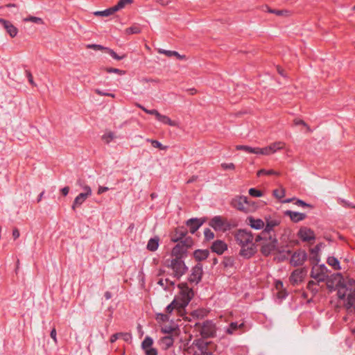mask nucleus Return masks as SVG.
<instances>
[{"label": "nucleus", "instance_id": "603ef678", "mask_svg": "<svg viewBox=\"0 0 355 355\" xmlns=\"http://www.w3.org/2000/svg\"><path fill=\"white\" fill-rule=\"evenodd\" d=\"M307 288L313 292L318 291V288H316V283L313 280L309 282L307 284Z\"/></svg>", "mask_w": 355, "mask_h": 355}, {"label": "nucleus", "instance_id": "79ce46f5", "mask_svg": "<svg viewBox=\"0 0 355 355\" xmlns=\"http://www.w3.org/2000/svg\"><path fill=\"white\" fill-rule=\"evenodd\" d=\"M273 196L277 199H282L285 196V190L283 187H279L273 191Z\"/></svg>", "mask_w": 355, "mask_h": 355}, {"label": "nucleus", "instance_id": "5701e85b", "mask_svg": "<svg viewBox=\"0 0 355 355\" xmlns=\"http://www.w3.org/2000/svg\"><path fill=\"white\" fill-rule=\"evenodd\" d=\"M187 226L189 227L190 232L194 234L196 231L202 225V221L199 219H190L187 222Z\"/></svg>", "mask_w": 355, "mask_h": 355}, {"label": "nucleus", "instance_id": "bf43d9fd", "mask_svg": "<svg viewBox=\"0 0 355 355\" xmlns=\"http://www.w3.org/2000/svg\"><path fill=\"white\" fill-rule=\"evenodd\" d=\"M319 261L320 259L317 253H315V254L311 258V261L314 265L318 264Z\"/></svg>", "mask_w": 355, "mask_h": 355}, {"label": "nucleus", "instance_id": "3c124183", "mask_svg": "<svg viewBox=\"0 0 355 355\" xmlns=\"http://www.w3.org/2000/svg\"><path fill=\"white\" fill-rule=\"evenodd\" d=\"M87 49H94L95 51H98V50H101V51H105V49L107 47H104L101 45H98V44H88L87 46Z\"/></svg>", "mask_w": 355, "mask_h": 355}, {"label": "nucleus", "instance_id": "9b49d317", "mask_svg": "<svg viewBox=\"0 0 355 355\" xmlns=\"http://www.w3.org/2000/svg\"><path fill=\"white\" fill-rule=\"evenodd\" d=\"M306 272L307 270L305 268L295 270L289 278L291 283L293 285L299 284L304 280Z\"/></svg>", "mask_w": 355, "mask_h": 355}, {"label": "nucleus", "instance_id": "f704fd0d", "mask_svg": "<svg viewBox=\"0 0 355 355\" xmlns=\"http://www.w3.org/2000/svg\"><path fill=\"white\" fill-rule=\"evenodd\" d=\"M116 12V10H115V8L113 6V7L106 9L103 11H96L94 12V15L96 16L107 17V16L113 15Z\"/></svg>", "mask_w": 355, "mask_h": 355}, {"label": "nucleus", "instance_id": "393cba45", "mask_svg": "<svg viewBox=\"0 0 355 355\" xmlns=\"http://www.w3.org/2000/svg\"><path fill=\"white\" fill-rule=\"evenodd\" d=\"M236 150H243L248 153H253L256 155H259V148H252L249 146L245 145H237L236 146Z\"/></svg>", "mask_w": 355, "mask_h": 355}, {"label": "nucleus", "instance_id": "5fc2aeb1", "mask_svg": "<svg viewBox=\"0 0 355 355\" xmlns=\"http://www.w3.org/2000/svg\"><path fill=\"white\" fill-rule=\"evenodd\" d=\"M106 71L108 73H118L119 75L125 74V71H122V70H120V69H115V68H107Z\"/></svg>", "mask_w": 355, "mask_h": 355}, {"label": "nucleus", "instance_id": "c756f323", "mask_svg": "<svg viewBox=\"0 0 355 355\" xmlns=\"http://www.w3.org/2000/svg\"><path fill=\"white\" fill-rule=\"evenodd\" d=\"M287 214L290 216L291 219L294 222L300 221L305 218V214L299 212H295L289 211L287 212Z\"/></svg>", "mask_w": 355, "mask_h": 355}, {"label": "nucleus", "instance_id": "9d476101", "mask_svg": "<svg viewBox=\"0 0 355 355\" xmlns=\"http://www.w3.org/2000/svg\"><path fill=\"white\" fill-rule=\"evenodd\" d=\"M83 188L85 192L80 193L74 199L71 206L73 210H75L77 207H80L81 205L85 201V200L92 195V192L89 186L85 185Z\"/></svg>", "mask_w": 355, "mask_h": 355}, {"label": "nucleus", "instance_id": "f03ea898", "mask_svg": "<svg viewBox=\"0 0 355 355\" xmlns=\"http://www.w3.org/2000/svg\"><path fill=\"white\" fill-rule=\"evenodd\" d=\"M236 242L241 246L240 254L245 258L251 257L256 252L253 243V235L245 230H239L235 234Z\"/></svg>", "mask_w": 355, "mask_h": 355}, {"label": "nucleus", "instance_id": "4d7b16f0", "mask_svg": "<svg viewBox=\"0 0 355 355\" xmlns=\"http://www.w3.org/2000/svg\"><path fill=\"white\" fill-rule=\"evenodd\" d=\"M26 76L28 79V82L30 83V84L33 86H36V84L33 80V76H32L31 71H26Z\"/></svg>", "mask_w": 355, "mask_h": 355}, {"label": "nucleus", "instance_id": "423d86ee", "mask_svg": "<svg viewBox=\"0 0 355 355\" xmlns=\"http://www.w3.org/2000/svg\"><path fill=\"white\" fill-rule=\"evenodd\" d=\"M185 353L189 355H213L208 351L207 344L201 340H196L185 350Z\"/></svg>", "mask_w": 355, "mask_h": 355}, {"label": "nucleus", "instance_id": "f8f14e48", "mask_svg": "<svg viewBox=\"0 0 355 355\" xmlns=\"http://www.w3.org/2000/svg\"><path fill=\"white\" fill-rule=\"evenodd\" d=\"M306 253L304 250L295 252L291 258L290 263L293 266H302L306 260Z\"/></svg>", "mask_w": 355, "mask_h": 355}, {"label": "nucleus", "instance_id": "774afa93", "mask_svg": "<svg viewBox=\"0 0 355 355\" xmlns=\"http://www.w3.org/2000/svg\"><path fill=\"white\" fill-rule=\"evenodd\" d=\"M60 191L64 196H66L69 193V187H65L62 188Z\"/></svg>", "mask_w": 355, "mask_h": 355}, {"label": "nucleus", "instance_id": "1a4fd4ad", "mask_svg": "<svg viewBox=\"0 0 355 355\" xmlns=\"http://www.w3.org/2000/svg\"><path fill=\"white\" fill-rule=\"evenodd\" d=\"M285 146L286 144L284 142L276 141L264 148H259V155H270L278 150L284 149Z\"/></svg>", "mask_w": 355, "mask_h": 355}, {"label": "nucleus", "instance_id": "aec40b11", "mask_svg": "<svg viewBox=\"0 0 355 355\" xmlns=\"http://www.w3.org/2000/svg\"><path fill=\"white\" fill-rule=\"evenodd\" d=\"M248 224L253 229L261 230L265 226V222L259 218H254L252 216H249L247 218Z\"/></svg>", "mask_w": 355, "mask_h": 355}, {"label": "nucleus", "instance_id": "2f4dec72", "mask_svg": "<svg viewBox=\"0 0 355 355\" xmlns=\"http://www.w3.org/2000/svg\"><path fill=\"white\" fill-rule=\"evenodd\" d=\"M267 11L277 16L288 17L291 15V12L288 10H272L267 7Z\"/></svg>", "mask_w": 355, "mask_h": 355}, {"label": "nucleus", "instance_id": "20e7f679", "mask_svg": "<svg viewBox=\"0 0 355 355\" xmlns=\"http://www.w3.org/2000/svg\"><path fill=\"white\" fill-rule=\"evenodd\" d=\"M255 242L259 243L261 252L265 256L269 255L277 249V241L275 237L270 234L263 235L261 233L260 235L256 237Z\"/></svg>", "mask_w": 355, "mask_h": 355}, {"label": "nucleus", "instance_id": "ea45409f", "mask_svg": "<svg viewBox=\"0 0 355 355\" xmlns=\"http://www.w3.org/2000/svg\"><path fill=\"white\" fill-rule=\"evenodd\" d=\"M132 2V0H119L118 3L114 6V8H115V10L118 11L124 8L127 4H131Z\"/></svg>", "mask_w": 355, "mask_h": 355}, {"label": "nucleus", "instance_id": "7c9ffc66", "mask_svg": "<svg viewBox=\"0 0 355 355\" xmlns=\"http://www.w3.org/2000/svg\"><path fill=\"white\" fill-rule=\"evenodd\" d=\"M161 331L163 334H165L166 335H173V336H177V328L174 326H163L161 328Z\"/></svg>", "mask_w": 355, "mask_h": 355}, {"label": "nucleus", "instance_id": "8fccbe9b", "mask_svg": "<svg viewBox=\"0 0 355 355\" xmlns=\"http://www.w3.org/2000/svg\"><path fill=\"white\" fill-rule=\"evenodd\" d=\"M157 320L158 322H166L169 320V317L168 314L159 313L157 315Z\"/></svg>", "mask_w": 355, "mask_h": 355}, {"label": "nucleus", "instance_id": "39448f33", "mask_svg": "<svg viewBox=\"0 0 355 355\" xmlns=\"http://www.w3.org/2000/svg\"><path fill=\"white\" fill-rule=\"evenodd\" d=\"M231 205L246 214L255 211L257 207L255 202L249 200L247 197L243 196L234 198L231 201Z\"/></svg>", "mask_w": 355, "mask_h": 355}, {"label": "nucleus", "instance_id": "49530a36", "mask_svg": "<svg viewBox=\"0 0 355 355\" xmlns=\"http://www.w3.org/2000/svg\"><path fill=\"white\" fill-rule=\"evenodd\" d=\"M105 52L109 53L114 59L117 60H121L124 58V56L118 55L113 50H112L109 48H106Z\"/></svg>", "mask_w": 355, "mask_h": 355}, {"label": "nucleus", "instance_id": "c85d7f7f", "mask_svg": "<svg viewBox=\"0 0 355 355\" xmlns=\"http://www.w3.org/2000/svg\"><path fill=\"white\" fill-rule=\"evenodd\" d=\"M209 255V251L208 250H196L193 253L194 258L197 261H202L207 258Z\"/></svg>", "mask_w": 355, "mask_h": 355}, {"label": "nucleus", "instance_id": "72a5a7b5", "mask_svg": "<svg viewBox=\"0 0 355 355\" xmlns=\"http://www.w3.org/2000/svg\"><path fill=\"white\" fill-rule=\"evenodd\" d=\"M141 31V28L139 25L134 24L132 26L126 28L125 30V33L126 35H132V34H139Z\"/></svg>", "mask_w": 355, "mask_h": 355}, {"label": "nucleus", "instance_id": "a211bd4d", "mask_svg": "<svg viewBox=\"0 0 355 355\" xmlns=\"http://www.w3.org/2000/svg\"><path fill=\"white\" fill-rule=\"evenodd\" d=\"M189 246H190V244L185 245L182 242L178 243L172 250V256L175 257L174 259H181Z\"/></svg>", "mask_w": 355, "mask_h": 355}, {"label": "nucleus", "instance_id": "7ed1b4c3", "mask_svg": "<svg viewBox=\"0 0 355 355\" xmlns=\"http://www.w3.org/2000/svg\"><path fill=\"white\" fill-rule=\"evenodd\" d=\"M329 270L324 265L315 264L312 266L311 271V277L317 281L318 283L327 282V286L328 288H333L332 279L336 280L338 279V282L340 281V274H336L331 276L329 278Z\"/></svg>", "mask_w": 355, "mask_h": 355}, {"label": "nucleus", "instance_id": "e433bc0d", "mask_svg": "<svg viewBox=\"0 0 355 355\" xmlns=\"http://www.w3.org/2000/svg\"><path fill=\"white\" fill-rule=\"evenodd\" d=\"M114 137H115V136H114V132H112L111 131H108L103 134V135L102 136V140L105 144H109L114 139Z\"/></svg>", "mask_w": 355, "mask_h": 355}, {"label": "nucleus", "instance_id": "13d9d810", "mask_svg": "<svg viewBox=\"0 0 355 355\" xmlns=\"http://www.w3.org/2000/svg\"><path fill=\"white\" fill-rule=\"evenodd\" d=\"M56 335H57L56 330L55 328H53V329L51 331L50 336H51V338L53 340V342L55 343V344L58 343V339H57Z\"/></svg>", "mask_w": 355, "mask_h": 355}, {"label": "nucleus", "instance_id": "ddd939ff", "mask_svg": "<svg viewBox=\"0 0 355 355\" xmlns=\"http://www.w3.org/2000/svg\"><path fill=\"white\" fill-rule=\"evenodd\" d=\"M266 227L265 230L261 232L263 235L269 234L270 231H272L274 228L278 226L280 223V219L276 216H269L265 218Z\"/></svg>", "mask_w": 355, "mask_h": 355}, {"label": "nucleus", "instance_id": "4be33fe9", "mask_svg": "<svg viewBox=\"0 0 355 355\" xmlns=\"http://www.w3.org/2000/svg\"><path fill=\"white\" fill-rule=\"evenodd\" d=\"M227 249V245L222 241H216L211 245V250L213 252H216L218 254H221Z\"/></svg>", "mask_w": 355, "mask_h": 355}, {"label": "nucleus", "instance_id": "a878e982", "mask_svg": "<svg viewBox=\"0 0 355 355\" xmlns=\"http://www.w3.org/2000/svg\"><path fill=\"white\" fill-rule=\"evenodd\" d=\"M244 327V323L242 322L240 324H238L237 322H231L229 327L226 330V333L227 334H233L237 330H241Z\"/></svg>", "mask_w": 355, "mask_h": 355}, {"label": "nucleus", "instance_id": "338daca9", "mask_svg": "<svg viewBox=\"0 0 355 355\" xmlns=\"http://www.w3.org/2000/svg\"><path fill=\"white\" fill-rule=\"evenodd\" d=\"M275 288L277 291H282L283 290V284L282 282L278 281L275 284Z\"/></svg>", "mask_w": 355, "mask_h": 355}, {"label": "nucleus", "instance_id": "09e8293b", "mask_svg": "<svg viewBox=\"0 0 355 355\" xmlns=\"http://www.w3.org/2000/svg\"><path fill=\"white\" fill-rule=\"evenodd\" d=\"M119 338L123 339L125 342H129L131 340L132 336L129 333H119Z\"/></svg>", "mask_w": 355, "mask_h": 355}, {"label": "nucleus", "instance_id": "0e129e2a", "mask_svg": "<svg viewBox=\"0 0 355 355\" xmlns=\"http://www.w3.org/2000/svg\"><path fill=\"white\" fill-rule=\"evenodd\" d=\"M108 190H109V188H108V187H101V186H100V187H98V189L97 193H98V194H101V193H104V192H106V191H108Z\"/></svg>", "mask_w": 355, "mask_h": 355}, {"label": "nucleus", "instance_id": "412c9836", "mask_svg": "<svg viewBox=\"0 0 355 355\" xmlns=\"http://www.w3.org/2000/svg\"><path fill=\"white\" fill-rule=\"evenodd\" d=\"M173 335H166L161 338L159 345L163 349H167L173 345Z\"/></svg>", "mask_w": 355, "mask_h": 355}, {"label": "nucleus", "instance_id": "e2e57ef3", "mask_svg": "<svg viewBox=\"0 0 355 355\" xmlns=\"http://www.w3.org/2000/svg\"><path fill=\"white\" fill-rule=\"evenodd\" d=\"M19 231L17 228H15L13 230H12V237L15 240H16L17 239H18L19 237Z\"/></svg>", "mask_w": 355, "mask_h": 355}, {"label": "nucleus", "instance_id": "58836bf2", "mask_svg": "<svg viewBox=\"0 0 355 355\" xmlns=\"http://www.w3.org/2000/svg\"><path fill=\"white\" fill-rule=\"evenodd\" d=\"M158 284L162 287H164V289H169L170 286H173L174 285V282L168 279H159L158 281Z\"/></svg>", "mask_w": 355, "mask_h": 355}, {"label": "nucleus", "instance_id": "cd10ccee", "mask_svg": "<svg viewBox=\"0 0 355 355\" xmlns=\"http://www.w3.org/2000/svg\"><path fill=\"white\" fill-rule=\"evenodd\" d=\"M281 175L280 172L273 170V169H260L257 171V177H261L262 175H276L279 176Z\"/></svg>", "mask_w": 355, "mask_h": 355}, {"label": "nucleus", "instance_id": "c03bdc74", "mask_svg": "<svg viewBox=\"0 0 355 355\" xmlns=\"http://www.w3.org/2000/svg\"><path fill=\"white\" fill-rule=\"evenodd\" d=\"M355 311V292L348 296V307Z\"/></svg>", "mask_w": 355, "mask_h": 355}, {"label": "nucleus", "instance_id": "dca6fc26", "mask_svg": "<svg viewBox=\"0 0 355 355\" xmlns=\"http://www.w3.org/2000/svg\"><path fill=\"white\" fill-rule=\"evenodd\" d=\"M0 24L6 31L7 33L12 37L17 36L18 33V28L15 26L12 22L8 20L0 18Z\"/></svg>", "mask_w": 355, "mask_h": 355}, {"label": "nucleus", "instance_id": "a19ab883", "mask_svg": "<svg viewBox=\"0 0 355 355\" xmlns=\"http://www.w3.org/2000/svg\"><path fill=\"white\" fill-rule=\"evenodd\" d=\"M153 343V339L150 337H146L142 342V347L146 351L148 349H152L151 346Z\"/></svg>", "mask_w": 355, "mask_h": 355}, {"label": "nucleus", "instance_id": "680f3d73", "mask_svg": "<svg viewBox=\"0 0 355 355\" xmlns=\"http://www.w3.org/2000/svg\"><path fill=\"white\" fill-rule=\"evenodd\" d=\"M286 293L284 290L278 291L277 296L279 299H283L286 297Z\"/></svg>", "mask_w": 355, "mask_h": 355}, {"label": "nucleus", "instance_id": "37998d69", "mask_svg": "<svg viewBox=\"0 0 355 355\" xmlns=\"http://www.w3.org/2000/svg\"><path fill=\"white\" fill-rule=\"evenodd\" d=\"M352 293H348V291L345 287H340L338 291V295L340 299H344L346 296L348 297L349 295Z\"/></svg>", "mask_w": 355, "mask_h": 355}, {"label": "nucleus", "instance_id": "b1692460", "mask_svg": "<svg viewBox=\"0 0 355 355\" xmlns=\"http://www.w3.org/2000/svg\"><path fill=\"white\" fill-rule=\"evenodd\" d=\"M159 245V239L158 236L151 238L147 244L146 248L150 252H155L157 250Z\"/></svg>", "mask_w": 355, "mask_h": 355}, {"label": "nucleus", "instance_id": "0eeeda50", "mask_svg": "<svg viewBox=\"0 0 355 355\" xmlns=\"http://www.w3.org/2000/svg\"><path fill=\"white\" fill-rule=\"evenodd\" d=\"M136 105L141 109L143 111H144L146 113L151 115H154L156 118V119L164 125H168L169 126L176 127L178 125V122L172 120L171 118H169L166 115L162 114L159 113L157 110H148L146 107H144L143 105L137 103Z\"/></svg>", "mask_w": 355, "mask_h": 355}, {"label": "nucleus", "instance_id": "4c0bfd02", "mask_svg": "<svg viewBox=\"0 0 355 355\" xmlns=\"http://www.w3.org/2000/svg\"><path fill=\"white\" fill-rule=\"evenodd\" d=\"M146 141L148 142H150L151 144V145L154 147V148H159L160 150H166L167 149V146H164L162 145L159 141L157 140H155V139H146Z\"/></svg>", "mask_w": 355, "mask_h": 355}, {"label": "nucleus", "instance_id": "c9c22d12", "mask_svg": "<svg viewBox=\"0 0 355 355\" xmlns=\"http://www.w3.org/2000/svg\"><path fill=\"white\" fill-rule=\"evenodd\" d=\"M24 21L25 22H33V23H35V24H44V20L40 18V17H34V16H28L26 18H24L23 19Z\"/></svg>", "mask_w": 355, "mask_h": 355}, {"label": "nucleus", "instance_id": "6ab92c4d", "mask_svg": "<svg viewBox=\"0 0 355 355\" xmlns=\"http://www.w3.org/2000/svg\"><path fill=\"white\" fill-rule=\"evenodd\" d=\"M202 275V266L200 263L196 264L192 269L190 281L198 283L200 281Z\"/></svg>", "mask_w": 355, "mask_h": 355}, {"label": "nucleus", "instance_id": "a18cd8bd", "mask_svg": "<svg viewBox=\"0 0 355 355\" xmlns=\"http://www.w3.org/2000/svg\"><path fill=\"white\" fill-rule=\"evenodd\" d=\"M248 192H249V194L252 197H261L263 195V193L261 191L258 190L254 188L250 189Z\"/></svg>", "mask_w": 355, "mask_h": 355}, {"label": "nucleus", "instance_id": "bb28decb", "mask_svg": "<svg viewBox=\"0 0 355 355\" xmlns=\"http://www.w3.org/2000/svg\"><path fill=\"white\" fill-rule=\"evenodd\" d=\"M158 52L161 54H164L165 55L168 57H172L175 56L179 60H184L186 59L185 55H182L179 54L177 51H167L164 49H159Z\"/></svg>", "mask_w": 355, "mask_h": 355}, {"label": "nucleus", "instance_id": "f257e3e1", "mask_svg": "<svg viewBox=\"0 0 355 355\" xmlns=\"http://www.w3.org/2000/svg\"><path fill=\"white\" fill-rule=\"evenodd\" d=\"M181 290L173 301L166 307L167 313L176 310L180 315H183L184 308L188 305L193 296V291L187 286L180 287Z\"/></svg>", "mask_w": 355, "mask_h": 355}, {"label": "nucleus", "instance_id": "6e6d98bb", "mask_svg": "<svg viewBox=\"0 0 355 355\" xmlns=\"http://www.w3.org/2000/svg\"><path fill=\"white\" fill-rule=\"evenodd\" d=\"M95 93L96 94H98V95H100V96H110L112 98H114L115 97V95L114 94L103 92H102L101 90H100L98 89H95Z\"/></svg>", "mask_w": 355, "mask_h": 355}, {"label": "nucleus", "instance_id": "052dcab7", "mask_svg": "<svg viewBox=\"0 0 355 355\" xmlns=\"http://www.w3.org/2000/svg\"><path fill=\"white\" fill-rule=\"evenodd\" d=\"M145 352L146 355H157V350L154 348L148 349Z\"/></svg>", "mask_w": 355, "mask_h": 355}, {"label": "nucleus", "instance_id": "6e6552de", "mask_svg": "<svg viewBox=\"0 0 355 355\" xmlns=\"http://www.w3.org/2000/svg\"><path fill=\"white\" fill-rule=\"evenodd\" d=\"M170 267L173 270L174 277L178 279L182 276L187 269L184 263L180 259H173Z\"/></svg>", "mask_w": 355, "mask_h": 355}, {"label": "nucleus", "instance_id": "473e14b6", "mask_svg": "<svg viewBox=\"0 0 355 355\" xmlns=\"http://www.w3.org/2000/svg\"><path fill=\"white\" fill-rule=\"evenodd\" d=\"M327 263L331 266L334 270H340V263L338 260L334 257H329Z\"/></svg>", "mask_w": 355, "mask_h": 355}, {"label": "nucleus", "instance_id": "2eb2a0df", "mask_svg": "<svg viewBox=\"0 0 355 355\" xmlns=\"http://www.w3.org/2000/svg\"><path fill=\"white\" fill-rule=\"evenodd\" d=\"M209 225L216 231H225L227 223L220 216H215L209 221Z\"/></svg>", "mask_w": 355, "mask_h": 355}, {"label": "nucleus", "instance_id": "69168bd1", "mask_svg": "<svg viewBox=\"0 0 355 355\" xmlns=\"http://www.w3.org/2000/svg\"><path fill=\"white\" fill-rule=\"evenodd\" d=\"M118 339H119V333H116V334H113L110 337V343H114Z\"/></svg>", "mask_w": 355, "mask_h": 355}, {"label": "nucleus", "instance_id": "4468645a", "mask_svg": "<svg viewBox=\"0 0 355 355\" xmlns=\"http://www.w3.org/2000/svg\"><path fill=\"white\" fill-rule=\"evenodd\" d=\"M216 333V327L210 321L205 322L200 327V334L202 337L209 338L214 336Z\"/></svg>", "mask_w": 355, "mask_h": 355}, {"label": "nucleus", "instance_id": "864d4df0", "mask_svg": "<svg viewBox=\"0 0 355 355\" xmlns=\"http://www.w3.org/2000/svg\"><path fill=\"white\" fill-rule=\"evenodd\" d=\"M221 168L224 170H234L235 165L233 163H223Z\"/></svg>", "mask_w": 355, "mask_h": 355}, {"label": "nucleus", "instance_id": "de8ad7c7", "mask_svg": "<svg viewBox=\"0 0 355 355\" xmlns=\"http://www.w3.org/2000/svg\"><path fill=\"white\" fill-rule=\"evenodd\" d=\"M204 234L207 241L212 240L214 238V233L209 229H206L204 232Z\"/></svg>", "mask_w": 355, "mask_h": 355}, {"label": "nucleus", "instance_id": "f3484780", "mask_svg": "<svg viewBox=\"0 0 355 355\" xmlns=\"http://www.w3.org/2000/svg\"><path fill=\"white\" fill-rule=\"evenodd\" d=\"M299 238L303 241H312L315 239L314 232L309 228L301 227L297 234Z\"/></svg>", "mask_w": 355, "mask_h": 355}]
</instances>
